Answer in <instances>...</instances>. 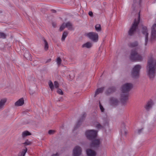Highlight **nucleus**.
Wrapping results in <instances>:
<instances>
[{
    "label": "nucleus",
    "mask_w": 156,
    "mask_h": 156,
    "mask_svg": "<svg viewBox=\"0 0 156 156\" xmlns=\"http://www.w3.org/2000/svg\"><path fill=\"white\" fill-rule=\"evenodd\" d=\"M118 101L116 98H112L110 100V103L112 105H116Z\"/></svg>",
    "instance_id": "20"
},
{
    "label": "nucleus",
    "mask_w": 156,
    "mask_h": 156,
    "mask_svg": "<svg viewBox=\"0 0 156 156\" xmlns=\"http://www.w3.org/2000/svg\"><path fill=\"white\" fill-rule=\"evenodd\" d=\"M31 135V133H30L29 131H25L22 133V137L23 138L27 136Z\"/></svg>",
    "instance_id": "24"
},
{
    "label": "nucleus",
    "mask_w": 156,
    "mask_h": 156,
    "mask_svg": "<svg viewBox=\"0 0 156 156\" xmlns=\"http://www.w3.org/2000/svg\"><path fill=\"white\" fill-rule=\"evenodd\" d=\"M133 88L132 84L126 83L122 85L121 87V92L120 95L121 98H127L129 97V93Z\"/></svg>",
    "instance_id": "2"
},
{
    "label": "nucleus",
    "mask_w": 156,
    "mask_h": 156,
    "mask_svg": "<svg viewBox=\"0 0 156 156\" xmlns=\"http://www.w3.org/2000/svg\"><path fill=\"white\" fill-rule=\"evenodd\" d=\"M24 104V100L23 98H20L15 103L16 106H22Z\"/></svg>",
    "instance_id": "12"
},
{
    "label": "nucleus",
    "mask_w": 156,
    "mask_h": 156,
    "mask_svg": "<svg viewBox=\"0 0 156 156\" xmlns=\"http://www.w3.org/2000/svg\"><path fill=\"white\" fill-rule=\"evenodd\" d=\"M115 90V88L114 87H112L109 88L105 92V94L108 95L110 93L114 91Z\"/></svg>",
    "instance_id": "17"
},
{
    "label": "nucleus",
    "mask_w": 156,
    "mask_h": 156,
    "mask_svg": "<svg viewBox=\"0 0 156 156\" xmlns=\"http://www.w3.org/2000/svg\"><path fill=\"white\" fill-rule=\"evenodd\" d=\"M85 134L87 139L93 140L96 137L97 131L94 130H88L86 131Z\"/></svg>",
    "instance_id": "4"
},
{
    "label": "nucleus",
    "mask_w": 156,
    "mask_h": 156,
    "mask_svg": "<svg viewBox=\"0 0 156 156\" xmlns=\"http://www.w3.org/2000/svg\"><path fill=\"white\" fill-rule=\"evenodd\" d=\"M96 30L97 31H100L101 30V25L99 24H97L95 26Z\"/></svg>",
    "instance_id": "27"
},
{
    "label": "nucleus",
    "mask_w": 156,
    "mask_h": 156,
    "mask_svg": "<svg viewBox=\"0 0 156 156\" xmlns=\"http://www.w3.org/2000/svg\"><path fill=\"white\" fill-rule=\"evenodd\" d=\"M54 88H57L59 86V84L57 81H55L54 82Z\"/></svg>",
    "instance_id": "35"
},
{
    "label": "nucleus",
    "mask_w": 156,
    "mask_h": 156,
    "mask_svg": "<svg viewBox=\"0 0 156 156\" xmlns=\"http://www.w3.org/2000/svg\"><path fill=\"white\" fill-rule=\"evenodd\" d=\"M61 60L59 57H58L57 58L56 60V62L57 64L59 65L61 64Z\"/></svg>",
    "instance_id": "33"
},
{
    "label": "nucleus",
    "mask_w": 156,
    "mask_h": 156,
    "mask_svg": "<svg viewBox=\"0 0 156 156\" xmlns=\"http://www.w3.org/2000/svg\"><path fill=\"white\" fill-rule=\"evenodd\" d=\"M58 93L61 95L63 94V92L62 90L60 89H58L57 90Z\"/></svg>",
    "instance_id": "39"
},
{
    "label": "nucleus",
    "mask_w": 156,
    "mask_h": 156,
    "mask_svg": "<svg viewBox=\"0 0 156 156\" xmlns=\"http://www.w3.org/2000/svg\"><path fill=\"white\" fill-rule=\"evenodd\" d=\"M58 100H58H59V101H60V100Z\"/></svg>",
    "instance_id": "47"
},
{
    "label": "nucleus",
    "mask_w": 156,
    "mask_h": 156,
    "mask_svg": "<svg viewBox=\"0 0 156 156\" xmlns=\"http://www.w3.org/2000/svg\"><path fill=\"white\" fill-rule=\"evenodd\" d=\"M139 21L140 16H139L138 18L135 20L134 23L129 31L128 34L129 35H132L135 32Z\"/></svg>",
    "instance_id": "6"
},
{
    "label": "nucleus",
    "mask_w": 156,
    "mask_h": 156,
    "mask_svg": "<svg viewBox=\"0 0 156 156\" xmlns=\"http://www.w3.org/2000/svg\"><path fill=\"white\" fill-rule=\"evenodd\" d=\"M120 132L121 135L123 136H125L127 134L125 125L124 124H123L122 126L120 129Z\"/></svg>",
    "instance_id": "15"
},
{
    "label": "nucleus",
    "mask_w": 156,
    "mask_h": 156,
    "mask_svg": "<svg viewBox=\"0 0 156 156\" xmlns=\"http://www.w3.org/2000/svg\"><path fill=\"white\" fill-rule=\"evenodd\" d=\"M93 12L91 11H90L89 12V15L91 16H93Z\"/></svg>",
    "instance_id": "42"
},
{
    "label": "nucleus",
    "mask_w": 156,
    "mask_h": 156,
    "mask_svg": "<svg viewBox=\"0 0 156 156\" xmlns=\"http://www.w3.org/2000/svg\"><path fill=\"white\" fill-rule=\"evenodd\" d=\"M30 94H32L33 93V92H32L31 91V90H30Z\"/></svg>",
    "instance_id": "45"
},
{
    "label": "nucleus",
    "mask_w": 156,
    "mask_h": 156,
    "mask_svg": "<svg viewBox=\"0 0 156 156\" xmlns=\"http://www.w3.org/2000/svg\"><path fill=\"white\" fill-rule=\"evenodd\" d=\"M68 34V33L67 32H64L62 36V40L63 41L65 40V38L67 37Z\"/></svg>",
    "instance_id": "28"
},
{
    "label": "nucleus",
    "mask_w": 156,
    "mask_h": 156,
    "mask_svg": "<svg viewBox=\"0 0 156 156\" xmlns=\"http://www.w3.org/2000/svg\"><path fill=\"white\" fill-rule=\"evenodd\" d=\"M86 153L88 156H95L96 152L94 151L88 149L87 150Z\"/></svg>",
    "instance_id": "13"
},
{
    "label": "nucleus",
    "mask_w": 156,
    "mask_h": 156,
    "mask_svg": "<svg viewBox=\"0 0 156 156\" xmlns=\"http://www.w3.org/2000/svg\"><path fill=\"white\" fill-rule=\"evenodd\" d=\"M52 11H53V12H56L55 10H53Z\"/></svg>",
    "instance_id": "46"
},
{
    "label": "nucleus",
    "mask_w": 156,
    "mask_h": 156,
    "mask_svg": "<svg viewBox=\"0 0 156 156\" xmlns=\"http://www.w3.org/2000/svg\"><path fill=\"white\" fill-rule=\"evenodd\" d=\"M7 101V99L5 98H3L0 101V110L3 109Z\"/></svg>",
    "instance_id": "16"
},
{
    "label": "nucleus",
    "mask_w": 156,
    "mask_h": 156,
    "mask_svg": "<svg viewBox=\"0 0 156 156\" xmlns=\"http://www.w3.org/2000/svg\"><path fill=\"white\" fill-rule=\"evenodd\" d=\"M51 60V58H49L48 59L46 62V63H48V62H50Z\"/></svg>",
    "instance_id": "43"
},
{
    "label": "nucleus",
    "mask_w": 156,
    "mask_h": 156,
    "mask_svg": "<svg viewBox=\"0 0 156 156\" xmlns=\"http://www.w3.org/2000/svg\"><path fill=\"white\" fill-rule=\"evenodd\" d=\"M81 148L78 146L75 147L73 150V156H79L81 154Z\"/></svg>",
    "instance_id": "10"
},
{
    "label": "nucleus",
    "mask_w": 156,
    "mask_h": 156,
    "mask_svg": "<svg viewBox=\"0 0 156 156\" xmlns=\"http://www.w3.org/2000/svg\"><path fill=\"white\" fill-rule=\"evenodd\" d=\"M27 151V148L25 147L24 149L22 150V151L19 153L18 154L19 156H24Z\"/></svg>",
    "instance_id": "19"
},
{
    "label": "nucleus",
    "mask_w": 156,
    "mask_h": 156,
    "mask_svg": "<svg viewBox=\"0 0 156 156\" xmlns=\"http://www.w3.org/2000/svg\"><path fill=\"white\" fill-rule=\"evenodd\" d=\"M156 40V24L153 25L151 28V33L150 41L153 42Z\"/></svg>",
    "instance_id": "8"
},
{
    "label": "nucleus",
    "mask_w": 156,
    "mask_h": 156,
    "mask_svg": "<svg viewBox=\"0 0 156 156\" xmlns=\"http://www.w3.org/2000/svg\"><path fill=\"white\" fill-rule=\"evenodd\" d=\"M55 131L54 130H50L48 131V133L49 134L51 135V134H54V133H55Z\"/></svg>",
    "instance_id": "38"
},
{
    "label": "nucleus",
    "mask_w": 156,
    "mask_h": 156,
    "mask_svg": "<svg viewBox=\"0 0 156 156\" xmlns=\"http://www.w3.org/2000/svg\"><path fill=\"white\" fill-rule=\"evenodd\" d=\"M24 56L27 59L30 60L31 56L30 54L28 51H27L24 54Z\"/></svg>",
    "instance_id": "22"
},
{
    "label": "nucleus",
    "mask_w": 156,
    "mask_h": 156,
    "mask_svg": "<svg viewBox=\"0 0 156 156\" xmlns=\"http://www.w3.org/2000/svg\"><path fill=\"white\" fill-rule=\"evenodd\" d=\"M141 68V66L140 65H136L133 66L132 71V75L133 77L136 78L139 76Z\"/></svg>",
    "instance_id": "5"
},
{
    "label": "nucleus",
    "mask_w": 156,
    "mask_h": 156,
    "mask_svg": "<svg viewBox=\"0 0 156 156\" xmlns=\"http://www.w3.org/2000/svg\"><path fill=\"white\" fill-rule=\"evenodd\" d=\"M6 37V35L3 33L2 32H0V38H2L3 39L5 38Z\"/></svg>",
    "instance_id": "31"
},
{
    "label": "nucleus",
    "mask_w": 156,
    "mask_h": 156,
    "mask_svg": "<svg viewBox=\"0 0 156 156\" xmlns=\"http://www.w3.org/2000/svg\"><path fill=\"white\" fill-rule=\"evenodd\" d=\"M105 89L104 87H101L97 89L95 92L94 97H96L97 95L101 93Z\"/></svg>",
    "instance_id": "14"
},
{
    "label": "nucleus",
    "mask_w": 156,
    "mask_h": 156,
    "mask_svg": "<svg viewBox=\"0 0 156 156\" xmlns=\"http://www.w3.org/2000/svg\"><path fill=\"white\" fill-rule=\"evenodd\" d=\"M23 144L24 145H28L31 144V142L28 140H27L24 143H23Z\"/></svg>",
    "instance_id": "34"
},
{
    "label": "nucleus",
    "mask_w": 156,
    "mask_h": 156,
    "mask_svg": "<svg viewBox=\"0 0 156 156\" xmlns=\"http://www.w3.org/2000/svg\"><path fill=\"white\" fill-rule=\"evenodd\" d=\"M120 100L122 104L125 105L128 102V98H121Z\"/></svg>",
    "instance_id": "23"
},
{
    "label": "nucleus",
    "mask_w": 156,
    "mask_h": 156,
    "mask_svg": "<svg viewBox=\"0 0 156 156\" xmlns=\"http://www.w3.org/2000/svg\"><path fill=\"white\" fill-rule=\"evenodd\" d=\"M66 27L69 30L72 29V24L69 22H68L66 23H65Z\"/></svg>",
    "instance_id": "25"
},
{
    "label": "nucleus",
    "mask_w": 156,
    "mask_h": 156,
    "mask_svg": "<svg viewBox=\"0 0 156 156\" xmlns=\"http://www.w3.org/2000/svg\"><path fill=\"white\" fill-rule=\"evenodd\" d=\"M99 105L100 109L102 112H103L104 111V108L103 107V106L101 105L100 101H99Z\"/></svg>",
    "instance_id": "32"
},
{
    "label": "nucleus",
    "mask_w": 156,
    "mask_h": 156,
    "mask_svg": "<svg viewBox=\"0 0 156 156\" xmlns=\"http://www.w3.org/2000/svg\"><path fill=\"white\" fill-rule=\"evenodd\" d=\"M51 156H58V155L57 154H56L52 155Z\"/></svg>",
    "instance_id": "44"
},
{
    "label": "nucleus",
    "mask_w": 156,
    "mask_h": 156,
    "mask_svg": "<svg viewBox=\"0 0 156 156\" xmlns=\"http://www.w3.org/2000/svg\"><path fill=\"white\" fill-rule=\"evenodd\" d=\"M92 46V44L90 42H87L82 45V47L90 48Z\"/></svg>",
    "instance_id": "21"
},
{
    "label": "nucleus",
    "mask_w": 156,
    "mask_h": 156,
    "mask_svg": "<svg viewBox=\"0 0 156 156\" xmlns=\"http://www.w3.org/2000/svg\"><path fill=\"white\" fill-rule=\"evenodd\" d=\"M96 127L98 129H101L103 128L102 126L99 123L96 125Z\"/></svg>",
    "instance_id": "40"
},
{
    "label": "nucleus",
    "mask_w": 156,
    "mask_h": 156,
    "mask_svg": "<svg viewBox=\"0 0 156 156\" xmlns=\"http://www.w3.org/2000/svg\"><path fill=\"white\" fill-rule=\"evenodd\" d=\"M154 103L152 101L150 100L147 103V104L146 106V108L147 110H149L152 107V106L153 105Z\"/></svg>",
    "instance_id": "18"
},
{
    "label": "nucleus",
    "mask_w": 156,
    "mask_h": 156,
    "mask_svg": "<svg viewBox=\"0 0 156 156\" xmlns=\"http://www.w3.org/2000/svg\"><path fill=\"white\" fill-rule=\"evenodd\" d=\"M146 70L147 76L150 79H153L156 73V60L152 56L148 58Z\"/></svg>",
    "instance_id": "1"
},
{
    "label": "nucleus",
    "mask_w": 156,
    "mask_h": 156,
    "mask_svg": "<svg viewBox=\"0 0 156 156\" xmlns=\"http://www.w3.org/2000/svg\"><path fill=\"white\" fill-rule=\"evenodd\" d=\"M86 114L85 113H83L82 115V116L81 118L80 119L79 122L80 121H81L84 120L86 117Z\"/></svg>",
    "instance_id": "36"
},
{
    "label": "nucleus",
    "mask_w": 156,
    "mask_h": 156,
    "mask_svg": "<svg viewBox=\"0 0 156 156\" xmlns=\"http://www.w3.org/2000/svg\"><path fill=\"white\" fill-rule=\"evenodd\" d=\"M86 36L94 42H97L98 41V34L95 32H89L86 34Z\"/></svg>",
    "instance_id": "7"
},
{
    "label": "nucleus",
    "mask_w": 156,
    "mask_h": 156,
    "mask_svg": "<svg viewBox=\"0 0 156 156\" xmlns=\"http://www.w3.org/2000/svg\"><path fill=\"white\" fill-rule=\"evenodd\" d=\"M101 140V139H95L93 140L92 142V143L90 144L91 147H98L99 145L100 144Z\"/></svg>",
    "instance_id": "11"
},
{
    "label": "nucleus",
    "mask_w": 156,
    "mask_h": 156,
    "mask_svg": "<svg viewBox=\"0 0 156 156\" xmlns=\"http://www.w3.org/2000/svg\"><path fill=\"white\" fill-rule=\"evenodd\" d=\"M66 26H65V23H63L62 25L60 27V30L61 31L64 28L66 27Z\"/></svg>",
    "instance_id": "37"
},
{
    "label": "nucleus",
    "mask_w": 156,
    "mask_h": 156,
    "mask_svg": "<svg viewBox=\"0 0 156 156\" xmlns=\"http://www.w3.org/2000/svg\"><path fill=\"white\" fill-rule=\"evenodd\" d=\"M138 45V43L137 42H134L131 43L130 44V46L132 47H135Z\"/></svg>",
    "instance_id": "30"
},
{
    "label": "nucleus",
    "mask_w": 156,
    "mask_h": 156,
    "mask_svg": "<svg viewBox=\"0 0 156 156\" xmlns=\"http://www.w3.org/2000/svg\"><path fill=\"white\" fill-rule=\"evenodd\" d=\"M44 49L46 50H47L48 49V45L46 41L44 39Z\"/></svg>",
    "instance_id": "29"
},
{
    "label": "nucleus",
    "mask_w": 156,
    "mask_h": 156,
    "mask_svg": "<svg viewBox=\"0 0 156 156\" xmlns=\"http://www.w3.org/2000/svg\"><path fill=\"white\" fill-rule=\"evenodd\" d=\"M142 33L145 36V45L147 46L148 41V33L147 28L146 27H143L142 28Z\"/></svg>",
    "instance_id": "9"
},
{
    "label": "nucleus",
    "mask_w": 156,
    "mask_h": 156,
    "mask_svg": "<svg viewBox=\"0 0 156 156\" xmlns=\"http://www.w3.org/2000/svg\"><path fill=\"white\" fill-rule=\"evenodd\" d=\"M143 56L140 54H138L135 50H131L129 59L133 61L141 62L143 60Z\"/></svg>",
    "instance_id": "3"
},
{
    "label": "nucleus",
    "mask_w": 156,
    "mask_h": 156,
    "mask_svg": "<svg viewBox=\"0 0 156 156\" xmlns=\"http://www.w3.org/2000/svg\"><path fill=\"white\" fill-rule=\"evenodd\" d=\"M143 128H142L140 129H139L138 131V133L140 134L143 131Z\"/></svg>",
    "instance_id": "41"
},
{
    "label": "nucleus",
    "mask_w": 156,
    "mask_h": 156,
    "mask_svg": "<svg viewBox=\"0 0 156 156\" xmlns=\"http://www.w3.org/2000/svg\"><path fill=\"white\" fill-rule=\"evenodd\" d=\"M48 85L51 90H52L54 89V86L52 82L51 81H49L48 82Z\"/></svg>",
    "instance_id": "26"
}]
</instances>
